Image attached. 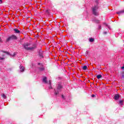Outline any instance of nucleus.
<instances>
[{
  "label": "nucleus",
  "mask_w": 124,
  "mask_h": 124,
  "mask_svg": "<svg viewBox=\"0 0 124 124\" xmlns=\"http://www.w3.org/2000/svg\"><path fill=\"white\" fill-rule=\"evenodd\" d=\"M23 46L25 50L27 51H33L35 48H36V45H33L32 46H31V43H26L23 45Z\"/></svg>",
  "instance_id": "f257e3e1"
},
{
  "label": "nucleus",
  "mask_w": 124,
  "mask_h": 124,
  "mask_svg": "<svg viewBox=\"0 0 124 124\" xmlns=\"http://www.w3.org/2000/svg\"><path fill=\"white\" fill-rule=\"evenodd\" d=\"M95 3L96 5H94V6L92 7L93 14L95 16H98V15H99V13H98L97 11L98 10V1H95Z\"/></svg>",
  "instance_id": "f03ea898"
},
{
  "label": "nucleus",
  "mask_w": 124,
  "mask_h": 124,
  "mask_svg": "<svg viewBox=\"0 0 124 124\" xmlns=\"http://www.w3.org/2000/svg\"><path fill=\"white\" fill-rule=\"evenodd\" d=\"M62 85L61 83L59 82L57 89H55V95H57V94H59L60 92H62Z\"/></svg>",
  "instance_id": "7ed1b4c3"
},
{
  "label": "nucleus",
  "mask_w": 124,
  "mask_h": 124,
  "mask_svg": "<svg viewBox=\"0 0 124 124\" xmlns=\"http://www.w3.org/2000/svg\"><path fill=\"white\" fill-rule=\"evenodd\" d=\"M17 40V36L15 35H12L11 36H9L6 40V42H9L10 40Z\"/></svg>",
  "instance_id": "20e7f679"
},
{
  "label": "nucleus",
  "mask_w": 124,
  "mask_h": 124,
  "mask_svg": "<svg viewBox=\"0 0 124 124\" xmlns=\"http://www.w3.org/2000/svg\"><path fill=\"white\" fill-rule=\"evenodd\" d=\"M19 68H20V71L21 72H24V71H25V67L24 66L20 65V66L19 67Z\"/></svg>",
  "instance_id": "39448f33"
},
{
  "label": "nucleus",
  "mask_w": 124,
  "mask_h": 124,
  "mask_svg": "<svg viewBox=\"0 0 124 124\" xmlns=\"http://www.w3.org/2000/svg\"><path fill=\"white\" fill-rule=\"evenodd\" d=\"M119 98H120V95L119 94H116L115 95L114 99L116 100H118V99H119Z\"/></svg>",
  "instance_id": "423d86ee"
},
{
  "label": "nucleus",
  "mask_w": 124,
  "mask_h": 124,
  "mask_svg": "<svg viewBox=\"0 0 124 124\" xmlns=\"http://www.w3.org/2000/svg\"><path fill=\"white\" fill-rule=\"evenodd\" d=\"M43 82H44V83H45V84L47 83V77H44V78H43Z\"/></svg>",
  "instance_id": "0eeeda50"
},
{
  "label": "nucleus",
  "mask_w": 124,
  "mask_h": 124,
  "mask_svg": "<svg viewBox=\"0 0 124 124\" xmlns=\"http://www.w3.org/2000/svg\"><path fill=\"white\" fill-rule=\"evenodd\" d=\"M15 33H20V31L17 29H14Z\"/></svg>",
  "instance_id": "6e6552de"
},
{
  "label": "nucleus",
  "mask_w": 124,
  "mask_h": 124,
  "mask_svg": "<svg viewBox=\"0 0 124 124\" xmlns=\"http://www.w3.org/2000/svg\"><path fill=\"white\" fill-rule=\"evenodd\" d=\"M117 14H118L119 15H120V14H121V13H124V9L120 11V12H118L116 13Z\"/></svg>",
  "instance_id": "1a4fd4ad"
},
{
  "label": "nucleus",
  "mask_w": 124,
  "mask_h": 124,
  "mask_svg": "<svg viewBox=\"0 0 124 124\" xmlns=\"http://www.w3.org/2000/svg\"><path fill=\"white\" fill-rule=\"evenodd\" d=\"M97 78L98 79H101V78H102V75H98L97 76H96Z\"/></svg>",
  "instance_id": "9d476101"
},
{
  "label": "nucleus",
  "mask_w": 124,
  "mask_h": 124,
  "mask_svg": "<svg viewBox=\"0 0 124 124\" xmlns=\"http://www.w3.org/2000/svg\"><path fill=\"white\" fill-rule=\"evenodd\" d=\"M87 68H88V66H87V65H84L82 67L83 70H86Z\"/></svg>",
  "instance_id": "9b49d317"
},
{
  "label": "nucleus",
  "mask_w": 124,
  "mask_h": 124,
  "mask_svg": "<svg viewBox=\"0 0 124 124\" xmlns=\"http://www.w3.org/2000/svg\"><path fill=\"white\" fill-rule=\"evenodd\" d=\"M119 103H120V105H121V106L124 105V101L123 100L120 101Z\"/></svg>",
  "instance_id": "f8f14e48"
},
{
  "label": "nucleus",
  "mask_w": 124,
  "mask_h": 124,
  "mask_svg": "<svg viewBox=\"0 0 124 124\" xmlns=\"http://www.w3.org/2000/svg\"><path fill=\"white\" fill-rule=\"evenodd\" d=\"M89 41L90 42H93V41H94V39L93 38H90L89 39Z\"/></svg>",
  "instance_id": "ddd939ff"
},
{
  "label": "nucleus",
  "mask_w": 124,
  "mask_h": 124,
  "mask_svg": "<svg viewBox=\"0 0 124 124\" xmlns=\"http://www.w3.org/2000/svg\"><path fill=\"white\" fill-rule=\"evenodd\" d=\"M40 71H44V67H42L39 68Z\"/></svg>",
  "instance_id": "4468645a"
},
{
  "label": "nucleus",
  "mask_w": 124,
  "mask_h": 124,
  "mask_svg": "<svg viewBox=\"0 0 124 124\" xmlns=\"http://www.w3.org/2000/svg\"><path fill=\"white\" fill-rule=\"evenodd\" d=\"M1 52H2L3 53H5L6 54H7V55H10L9 52H8L2 51V50H1Z\"/></svg>",
  "instance_id": "2eb2a0df"
},
{
  "label": "nucleus",
  "mask_w": 124,
  "mask_h": 124,
  "mask_svg": "<svg viewBox=\"0 0 124 124\" xmlns=\"http://www.w3.org/2000/svg\"><path fill=\"white\" fill-rule=\"evenodd\" d=\"M1 96H2L3 98H6V95H5L4 94H2Z\"/></svg>",
  "instance_id": "dca6fc26"
},
{
  "label": "nucleus",
  "mask_w": 124,
  "mask_h": 124,
  "mask_svg": "<svg viewBox=\"0 0 124 124\" xmlns=\"http://www.w3.org/2000/svg\"><path fill=\"white\" fill-rule=\"evenodd\" d=\"M95 21V22L97 23V24H98V23H100V21L99 20H94Z\"/></svg>",
  "instance_id": "f3484780"
},
{
  "label": "nucleus",
  "mask_w": 124,
  "mask_h": 124,
  "mask_svg": "<svg viewBox=\"0 0 124 124\" xmlns=\"http://www.w3.org/2000/svg\"><path fill=\"white\" fill-rule=\"evenodd\" d=\"M0 43H2V39L0 37Z\"/></svg>",
  "instance_id": "a211bd4d"
},
{
  "label": "nucleus",
  "mask_w": 124,
  "mask_h": 124,
  "mask_svg": "<svg viewBox=\"0 0 124 124\" xmlns=\"http://www.w3.org/2000/svg\"><path fill=\"white\" fill-rule=\"evenodd\" d=\"M0 60H4V57H0Z\"/></svg>",
  "instance_id": "6ab92c4d"
},
{
  "label": "nucleus",
  "mask_w": 124,
  "mask_h": 124,
  "mask_svg": "<svg viewBox=\"0 0 124 124\" xmlns=\"http://www.w3.org/2000/svg\"><path fill=\"white\" fill-rule=\"evenodd\" d=\"M48 82H49V84L50 86H51V80H49V81H48Z\"/></svg>",
  "instance_id": "aec40b11"
},
{
  "label": "nucleus",
  "mask_w": 124,
  "mask_h": 124,
  "mask_svg": "<svg viewBox=\"0 0 124 124\" xmlns=\"http://www.w3.org/2000/svg\"><path fill=\"white\" fill-rule=\"evenodd\" d=\"M94 96H95V95H94L93 94L92 95V97H94Z\"/></svg>",
  "instance_id": "412c9836"
},
{
  "label": "nucleus",
  "mask_w": 124,
  "mask_h": 124,
  "mask_svg": "<svg viewBox=\"0 0 124 124\" xmlns=\"http://www.w3.org/2000/svg\"><path fill=\"white\" fill-rule=\"evenodd\" d=\"M122 77H124V72L122 73Z\"/></svg>",
  "instance_id": "4be33fe9"
},
{
  "label": "nucleus",
  "mask_w": 124,
  "mask_h": 124,
  "mask_svg": "<svg viewBox=\"0 0 124 124\" xmlns=\"http://www.w3.org/2000/svg\"><path fill=\"white\" fill-rule=\"evenodd\" d=\"M101 29V26L100 25L99 26V30H100Z\"/></svg>",
  "instance_id": "5701e85b"
},
{
  "label": "nucleus",
  "mask_w": 124,
  "mask_h": 124,
  "mask_svg": "<svg viewBox=\"0 0 124 124\" xmlns=\"http://www.w3.org/2000/svg\"><path fill=\"white\" fill-rule=\"evenodd\" d=\"M104 34H106L107 33V32L105 31V32H104Z\"/></svg>",
  "instance_id": "b1692460"
},
{
  "label": "nucleus",
  "mask_w": 124,
  "mask_h": 124,
  "mask_svg": "<svg viewBox=\"0 0 124 124\" xmlns=\"http://www.w3.org/2000/svg\"><path fill=\"white\" fill-rule=\"evenodd\" d=\"M2 0H0V3H2Z\"/></svg>",
  "instance_id": "393cba45"
},
{
  "label": "nucleus",
  "mask_w": 124,
  "mask_h": 124,
  "mask_svg": "<svg viewBox=\"0 0 124 124\" xmlns=\"http://www.w3.org/2000/svg\"><path fill=\"white\" fill-rule=\"evenodd\" d=\"M105 25L107 26V27H108V25H107V24H105Z\"/></svg>",
  "instance_id": "a878e982"
},
{
  "label": "nucleus",
  "mask_w": 124,
  "mask_h": 124,
  "mask_svg": "<svg viewBox=\"0 0 124 124\" xmlns=\"http://www.w3.org/2000/svg\"><path fill=\"white\" fill-rule=\"evenodd\" d=\"M62 98H64V97L63 96V95H62Z\"/></svg>",
  "instance_id": "bb28decb"
},
{
  "label": "nucleus",
  "mask_w": 124,
  "mask_h": 124,
  "mask_svg": "<svg viewBox=\"0 0 124 124\" xmlns=\"http://www.w3.org/2000/svg\"><path fill=\"white\" fill-rule=\"evenodd\" d=\"M49 89H52V87H49Z\"/></svg>",
  "instance_id": "cd10ccee"
},
{
  "label": "nucleus",
  "mask_w": 124,
  "mask_h": 124,
  "mask_svg": "<svg viewBox=\"0 0 124 124\" xmlns=\"http://www.w3.org/2000/svg\"><path fill=\"white\" fill-rule=\"evenodd\" d=\"M108 29H109V27H108Z\"/></svg>",
  "instance_id": "c85d7f7f"
}]
</instances>
